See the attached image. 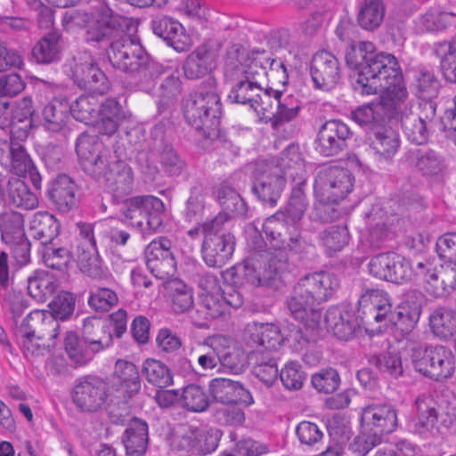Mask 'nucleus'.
<instances>
[{"label": "nucleus", "mask_w": 456, "mask_h": 456, "mask_svg": "<svg viewBox=\"0 0 456 456\" xmlns=\"http://www.w3.org/2000/svg\"><path fill=\"white\" fill-rule=\"evenodd\" d=\"M338 286V278L329 273L305 275L298 281L287 301L291 315L305 327L315 330L321 321L316 305L330 298Z\"/></svg>", "instance_id": "obj_5"}, {"label": "nucleus", "mask_w": 456, "mask_h": 456, "mask_svg": "<svg viewBox=\"0 0 456 456\" xmlns=\"http://www.w3.org/2000/svg\"><path fill=\"white\" fill-rule=\"evenodd\" d=\"M214 53L207 45L198 46L186 58L183 69L188 79H197L215 68Z\"/></svg>", "instance_id": "obj_36"}, {"label": "nucleus", "mask_w": 456, "mask_h": 456, "mask_svg": "<svg viewBox=\"0 0 456 456\" xmlns=\"http://www.w3.org/2000/svg\"><path fill=\"white\" fill-rule=\"evenodd\" d=\"M413 368L425 377L436 381L451 378L454 372V356L444 346H414L411 347Z\"/></svg>", "instance_id": "obj_10"}, {"label": "nucleus", "mask_w": 456, "mask_h": 456, "mask_svg": "<svg viewBox=\"0 0 456 456\" xmlns=\"http://www.w3.org/2000/svg\"><path fill=\"white\" fill-rule=\"evenodd\" d=\"M223 338L215 337L199 350L198 367L202 370H208L216 368L220 364V346Z\"/></svg>", "instance_id": "obj_61"}, {"label": "nucleus", "mask_w": 456, "mask_h": 456, "mask_svg": "<svg viewBox=\"0 0 456 456\" xmlns=\"http://www.w3.org/2000/svg\"><path fill=\"white\" fill-rule=\"evenodd\" d=\"M30 101H2V131L9 134L10 169L18 176L28 175L33 186L39 189L41 175L22 145L30 127Z\"/></svg>", "instance_id": "obj_4"}, {"label": "nucleus", "mask_w": 456, "mask_h": 456, "mask_svg": "<svg viewBox=\"0 0 456 456\" xmlns=\"http://www.w3.org/2000/svg\"><path fill=\"white\" fill-rule=\"evenodd\" d=\"M142 373L149 383L159 387H166L173 383L169 369L158 360L147 359L143 362Z\"/></svg>", "instance_id": "obj_55"}, {"label": "nucleus", "mask_w": 456, "mask_h": 456, "mask_svg": "<svg viewBox=\"0 0 456 456\" xmlns=\"http://www.w3.org/2000/svg\"><path fill=\"white\" fill-rule=\"evenodd\" d=\"M165 206L153 195H140L123 200L120 212L132 226L142 231L156 232L162 226Z\"/></svg>", "instance_id": "obj_11"}, {"label": "nucleus", "mask_w": 456, "mask_h": 456, "mask_svg": "<svg viewBox=\"0 0 456 456\" xmlns=\"http://www.w3.org/2000/svg\"><path fill=\"white\" fill-rule=\"evenodd\" d=\"M61 33L52 30L34 45L31 54L37 63L49 64L61 59Z\"/></svg>", "instance_id": "obj_39"}, {"label": "nucleus", "mask_w": 456, "mask_h": 456, "mask_svg": "<svg viewBox=\"0 0 456 456\" xmlns=\"http://www.w3.org/2000/svg\"><path fill=\"white\" fill-rule=\"evenodd\" d=\"M71 78L77 86L93 94L102 95L110 88V83L105 73L89 55L75 63Z\"/></svg>", "instance_id": "obj_23"}, {"label": "nucleus", "mask_w": 456, "mask_h": 456, "mask_svg": "<svg viewBox=\"0 0 456 456\" xmlns=\"http://www.w3.org/2000/svg\"><path fill=\"white\" fill-rule=\"evenodd\" d=\"M257 265L258 262L254 258L245 260L238 268L237 275L244 283L254 287L278 289L281 283V275L290 270V264L287 263L282 253L269 256L262 272L257 268Z\"/></svg>", "instance_id": "obj_13"}, {"label": "nucleus", "mask_w": 456, "mask_h": 456, "mask_svg": "<svg viewBox=\"0 0 456 456\" xmlns=\"http://www.w3.org/2000/svg\"><path fill=\"white\" fill-rule=\"evenodd\" d=\"M353 133L340 119L325 121L319 128L314 145L322 157H337L348 149Z\"/></svg>", "instance_id": "obj_16"}, {"label": "nucleus", "mask_w": 456, "mask_h": 456, "mask_svg": "<svg viewBox=\"0 0 456 456\" xmlns=\"http://www.w3.org/2000/svg\"><path fill=\"white\" fill-rule=\"evenodd\" d=\"M115 373L126 387L130 396L141 389V379L137 367L131 362L118 360L115 365Z\"/></svg>", "instance_id": "obj_57"}, {"label": "nucleus", "mask_w": 456, "mask_h": 456, "mask_svg": "<svg viewBox=\"0 0 456 456\" xmlns=\"http://www.w3.org/2000/svg\"><path fill=\"white\" fill-rule=\"evenodd\" d=\"M38 253L47 267L59 271L65 270L72 258L67 248L58 247L54 242L40 247Z\"/></svg>", "instance_id": "obj_54"}, {"label": "nucleus", "mask_w": 456, "mask_h": 456, "mask_svg": "<svg viewBox=\"0 0 456 456\" xmlns=\"http://www.w3.org/2000/svg\"><path fill=\"white\" fill-rule=\"evenodd\" d=\"M353 174L338 166L321 167L316 173L314 192L322 204H338L354 187Z\"/></svg>", "instance_id": "obj_12"}, {"label": "nucleus", "mask_w": 456, "mask_h": 456, "mask_svg": "<svg viewBox=\"0 0 456 456\" xmlns=\"http://www.w3.org/2000/svg\"><path fill=\"white\" fill-rule=\"evenodd\" d=\"M183 406L188 411L200 412L209 405V399L200 386L188 385L181 394Z\"/></svg>", "instance_id": "obj_63"}, {"label": "nucleus", "mask_w": 456, "mask_h": 456, "mask_svg": "<svg viewBox=\"0 0 456 456\" xmlns=\"http://www.w3.org/2000/svg\"><path fill=\"white\" fill-rule=\"evenodd\" d=\"M361 421L367 433L382 439L397 427V412L389 403H372L362 411Z\"/></svg>", "instance_id": "obj_22"}, {"label": "nucleus", "mask_w": 456, "mask_h": 456, "mask_svg": "<svg viewBox=\"0 0 456 456\" xmlns=\"http://www.w3.org/2000/svg\"><path fill=\"white\" fill-rule=\"evenodd\" d=\"M386 121L370 133V148L381 159H391L400 147L399 134Z\"/></svg>", "instance_id": "obj_34"}, {"label": "nucleus", "mask_w": 456, "mask_h": 456, "mask_svg": "<svg viewBox=\"0 0 456 456\" xmlns=\"http://www.w3.org/2000/svg\"><path fill=\"white\" fill-rule=\"evenodd\" d=\"M43 125L51 132H59L69 118V102L65 97H55L42 111Z\"/></svg>", "instance_id": "obj_46"}, {"label": "nucleus", "mask_w": 456, "mask_h": 456, "mask_svg": "<svg viewBox=\"0 0 456 456\" xmlns=\"http://www.w3.org/2000/svg\"><path fill=\"white\" fill-rule=\"evenodd\" d=\"M151 28L157 37L178 53L185 52L191 46L190 37L183 25L175 20L167 16H157L151 20Z\"/></svg>", "instance_id": "obj_28"}, {"label": "nucleus", "mask_w": 456, "mask_h": 456, "mask_svg": "<svg viewBox=\"0 0 456 456\" xmlns=\"http://www.w3.org/2000/svg\"><path fill=\"white\" fill-rule=\"evenodd\" d=\"M310 75L314 88L329 92L339 82L341 77L340 63L330 52L319 51L312 58Z\"/></svg>", "instance_id": "obj_21"}, {"label": "nucleus", "mask_w": 456, "mask_h": 456, "mask_svg": "<svg viewBox=\"0 0 456 456\" xmlns=\"http://www.w3.org/2000/svg\"><path fill=\"white\" fill-rule=\"evenodd\" d=\"M426 290L435 297H444L450 295L456 289V272L454 267L445 270L442 273L436 271L435 275L424 283Z\"/></svg>", "instance_id": "obj_51"}, {"label": "nucleus", "mask_w": 456, "mask_h": 456, "mask_svg": "<svg viewBox=\"0 0 456 456\" xmlns=\"http://www.w3.org/2000/svg\"><path fill=\"white\" fill-rule=\"evenodd\" d=\"M215 194L216 200L222 207V213L230 216H240L246 214V203L240 195L226 183L219 184Z\"/></svg>", "instance_id": "obj_48"}, {"label": "nucleus", "mask_w": 456, "mask_h": 456, "mask_svg": "<svg viewBox=\"0 0 456 456\" xmlns=\"http://www.w3.org/2000/svg\"><path fill=\"white\" fill-rule=\"evenodd\" d=\"M236 240L232 233H222L220 237L204 238L201 245L202 258L209 267L221 268L231 259Z\"/></svg>", "instance_id": "obj_27"}, {"label": "nucleus", "mask_w": 456, "mask_h": 456, "mask_svg": "<svg viewBox=\"0 0 456 456\" xmlns=\"http://www.w3.org/2000/svg\"><path fill=\"white\" fill-rule=\"evenodd\" d=\"M23 216L13 210L2 212V288L30 259V242L26 238Z\"/></svg>", "instance_id": "obj_7"}, {"label": "nucleus", "mask_w": 456, "mask_h": 456, "mask_svg": "<svg viewBox=\"0 0 456 456\" xmlns=\"http://www.w3.org/2000/svg\"><path fill=\"white\" fill-rule=\"evenodd\" d=\"M385 14L383 0H362L357 6L356 21L363 30L373 32L382 25Z\"/></svg>", "instance_id": "obj_38"}, {"label": "nucleus", "mask_w": 456, "mask_h": 456, "mask_svg": "<svg viewBox=\"0 0 456 456\" xmlns=\"http://www.w3.org/2000/svg\"><path fill=\"white\" fill-rule=\"evenodd\" d=\"M440 88L441 81L434 69L419 65L411 69V89L418 98L432 102Z\"/></svg>", "instance_id": "obj_32"}, {"label": "nucleus", "mask_w": 456, "mask_h": 456, "mask_svg": "<svg viewBox=\"0 0 456 456\" xmlns=\"http://www.w3.org/2000/svg\"><path fill=\"white\" fill-rule=\"evenodd\" d=\"M75 149L83 171L104 184L115 199H122L133 191L132 167L117 159L98 136L81 134L77 138Z\"/></svg>", "instance_id": "obj_3"}, {"label": "nucleus", "mask_w": 456, "mask_h": 456, "mask_svg": "<svg viewBox=\"0 0 456 456\" xmlns=\"http://www.w3.org/2000/svg\"><path fill=\"white\" fill-rule=\"evenodd\" d=\"M59 283L54 275L45 270H37L28 278V293L37 302H45L56 292Z\"/></svg>", "instance_id": "obj_44"}, {"label": "nucleus", "mask_w": 456, "mask_h": 456, "mask_svg": "<svg viewBox=\"0 0 456 456\" xmlns=\"http://www.w3.org/2000/svg\"><path fill=\"white\" fill-rule=\"evenodd\" d=\"M325 322L328 330L341 340H349L353 338L359 323L347 305H334L325 314Z\"/></svg>", "instance_id": "obj_30"}, {"label": "nucleus", "mask_w": 456, "mask_h": 456, "mask_svg": "<svg viewBox=\"0 0 456 456\" xmlns=\"http://www.w3.org/2000/svg\"><path fill=\"white\" fill-rule=\"evenodd\" d=\"M5 201L12 206L34 209L38 205V200L27 183L20 177L10 178L5 188Z\"/></svg>", "instance_id": "obj_45"}, {"label": "nucleus", "mask_w": 456, "mask_h": 456, "mask_svg": "<svg viewBox=\"0 0 456 456\" xmlns=\"http://www.w3.org/2000/svg\"><path fill=\"white\" fill-rule=\"evenodd\" d=\"M237 76V81L231 88L228 100L232 103L248 104L251 109L258 110L259 107L265 103L260 94L262 88L259 83Z\"/></svg>", "instance_id": "obj_35"}, {"label": "nucleus", "mask_w": 456, "mask_h": 456, "mask_svg": "<svg viewBox=\"0 0 456 456\" xmlns=\"http://www.w3.org/2000/svg\"><path fill=\"white\" fill-rule=\"evenodd\" d=\"M60 229L59 221L48 212H37L30 222L31 236L40 241V247L53 242Z\"/></svg>", "instance_id": "obj_41"}, {"label": "nucleus", "mask_w": 456, "mask_h": 456, "mask_svg": "<svg viewBox=\"0 0 456 456\" xmlns=\"http://www.w3.org/2000/svg\"><path fill=\"white\" fill-rule=\"evenodd\" d=\"M205 211V198L200 185L190 189V196L185 202L183 216L187 222L198 223L203 217Z\"/></svg>", "instance_id": "obj_62"}, {"label": "nucleus", "mask_w": 456, "mask_h": 456, "mask_svg": "<svg viewBox=\"0 0 456 456\" xmlns=\"http://www.w3.org/2000/svg\"><path fill=\"white\" fill-rule=\"evenodd\" d=\"M66 22L87 25L85 40L89 44L110 43L108 59L114 69L135 77L137 90L151 94L157 78L167 69L154 61L138 39L126 32L127 20L110 6L102 5L92 15L72 12Z\"/></svg>", "instance_id": "obj_1"}, {"label": "nucleus", "mask_w": 456, "mask_h": 456, "mask_svg": "<svg viewBox=\"0 0 456 456\" xmlns=\"http://www.w3.org/2000/svg\"><path fill=\"white\" fill-rule=\"evenodd\" d=\"M416 406L418 410L417 426L424 430H430L437 428L439 413L436 403L429 395H422L417 398Z\"/></svg>", "instance_id": "obj_56"}, {"label": "nucleus", "mask_w": 456, "mask_h": 456, "mask_svg": "<svg viewBox=\"0 0 456 456\" xmlns=\"http://www.w3.org/2000/svg\"><path fill=\"white\" fill-rule=\"evenodd\" d=\"M110 395L108 382L94 375L83 376L76 380L72 400L77 409L95 412L106 403Z\"/></svg>", "instance_id": "obj_14"}, {"label": "nucleus", "mask_w": 456, "mask_h": 456, "mask_svg": "<svg viewBox=\"0 0 456 456\" xmlns=\"http://www.w3.org/2000/svg\"><path fill=\"white\" fill-rule=\"evenodd\" d=\"M172 309L176 314H183L194 305L192 289L179 279L168 281Z\"/></svg>", "instance_id": "obj_52"}, {"label": "nucleus", "mask_w": 456, "mask_h": 456, "mask_svg": "<svg viewBox=\"0 0 456 456\" xmlns=\"http://www.w3.org/2000/svg\"><path fill=\"white\" fill-rule=\"evenodd\" d=\"M395 93L394 113L390 123L401 124L407 139L417 145L426 143L429 138L430 124L436 117V106L433 102L419 104V112L414 113L408 101L405 86L400 82Z\"/></svg>", "instance_id": "obj_8"}, {"label": "nucleus", "mask_w": 456, "mask_h": 456, "mask_svg": "<svg viewBox=\"0 0 456 456\" xmlns=\"http://www.w3.org/2000/svg\"><path fill=\"white\" fill-rule=\"evenodd\" d=\"M319 239L330 254L341 250L348 243L349 232L345 225L330 226L320 232Z\"/></svg>", "instance_id": "obj_59"}, {"label": "nucleus", "mask_w": 456, "mask_h": 456, "mask_svg": "<svg viewBox=\"0 0 456 456\" xmlns=\"http://www.w3.org/2000/svg\"><path fill=\"white\" fill-rule=\"evenodd\" d=\"M63 346L69 361L75 366L86 364L100 352L72 330L66 332Z\"/></svg>", "instance_id": "obj_43"}, {"label": "nucleus", "mask_w": 456, "mask_h": 456, "mask_svg": "<svg viewBox=\"0 0 456 456\" xmlns=\"http://www.w3.org/2000/svg\"><path fill=\"white\" fill-rule=\"evenodd\" d=\"M275 167L280 168L283 175H289L292 181L300 180L302 183L307 178L305 159L297 144L290 143L281 152Z\"/></svg>", "instance_id": "obj_37"}, {"label": "nucleus", "mask_w": 456, "mask_h": 456, "mask_svg": "<svg viewBox=\"0 0 456 456\" xmlns=\"http://www.w3.org/2000/svg\"><path fill=\"white\" fill-rule=\"evenodd\" d=\"M289 218H287L283 211H278L266 218L262 226L267 243L273 248V252L270 253L269 256L282 253L288 264H290L288 250L303 257L313 248L303 240L296 226H289Z\"/></svg>", "instance_id": "obj_9"}, {"label": "nucleus", "mask_w": 456, "mask_h": 456, "mask_svg": "<svg viewBox=\"0 0 456 456\" xmlns=\"http://www.w3.org/2000/svg\"><path fill=\"white\" fill-rule=\"evenodd\" d=\"M275 111H270L266 115V122H269L273 128H278L284 123L292 121L298 116L300 105L298 102L290 95H287L274 103ZM268 114V112H265Z\"/></svg>", "instance_id": "obj_49"}, {"label": "nucleus", "mask_w": 456, "mask_h": 456, "mask_svg": "<svg viewBox=\"0 0 456 456\" xmlns=\"http://www.w3.org/2000/svg\"><path fill=\"white\" fill-rule=\"evenodd\" d=\"M59 322L49 312L34 310L22 321L18 331L21 338H37V340H55L60 333Z\"/></svg>", "instance_id": "obj_24"}, {"label": "nucleus", "mask_w": 456, "mask_h": 456, "mask_svg": "<svg viewBox=\"0 0 456 456\" xmlns=\"http://www.w3.org/2000/svg\"><path fill=\"white\" fill-rule=\"evenodd\" d=\"M403 159L417 174L428 179H442L449 167L445 156L432 148L410 149L404 153Z\"/></svg>", "instance_id": "obj_18"}, {"label": "nucleus", "mask_w": 456, "mask_h": 456, "mask_svg": "<svg viewBox=\"0 0 456 456\" xmlns=\"http://www.w3.org/2000/svg\"><path fill=\"white\" fill-rule=\"evenodd\" d=\"M97 107L94 94L81 95L73 103H69V115L77 121L88 123L94 117Z\"/></svg>", "instance_id": "obj_60"}, {"label": "nucleus", "mask_w": 456, "mask_h": 456, "mask_svg": "<svg viewBox=\"0 0 456 456\" xmlns=\"http://www.w3.org/2000/svg\"><path fill=\"white\" fill-rule=\"evenodd\" d=\"M208 391L216 403L248 406L253 403L251 393L239 382L230 379L216 378L210 380Z\"/></svg>", "instance_id": "obj_25"}, {"label": "nucleus", "mask_w": 456, "mask_h": 456, "mask_svg": "<svg viewBox=\"0 0 456 456\" xmlns=\"http://www.w3.org/2000/svg\"><path fill=\"white\" fill-rule=\"evenodd\" d=\"M432 333L442 340L456 338V311L441 306L435 309L429 316Z\"/></svg>", "instance_id": "obj_42"}, {"label": "nucleus", "mask_w": 456, "mask_h": 456, "mask_svg": "<svg viewBox=\"0 0 456 456\" xmlns=\"http://www.w3.org/2000/svg\"><path fill=\"white\" fill-rule=\"evenodd\" d=\"M245 334L250 346L269 352H276L283 341L280 328L273 323H250L247 326Z\"/></svg>", "instance_id": "obj_29"}, {"label": "nucleus", "mask_w": 456, "mask_h": 456, "mask_svg": "<svg viewBox=\"0 0 456 456\" xmlns=\"http://www.w3.org/2000/svg\"><path fill=\"white\" fill-rule=\"evenodd\" d=\"M149 441L148 425L139 419H133L123 435V444L127 456H142Z\"/></svg>", "instance_id": "obj_40"}, {"label": "nucleus", "mask_w": 456, "mask_h": 456, "mask_svg": "<svg viewBox=\"0 0 456 456\" xmlns=\"http://www.w3.org/2000/svg\"><path fill=\"white\" fill-rule=\"evenodd\" d=\"M218 441L217 434L212 431L191 430L178 439L175 446L181 451L206 455L217 448Z\"/></svg>", "instance_id": "obj_33"}, {"label": "nucleus", "mask_w": 456, "mask_h": 456, "mask_svg": "<svg viewBox=\"0 0 456 456\" xmlns=\"http://www.w3.org/2000/svg\"><path fill=\"white\" fill-rule=\"evenodd\" d=\"M286 185L283 172L277 167H266L257 172L251 184V191L265 207L277 205Z\"/></svg>", "instance_id": "obj_19"}, {"label": "nucleus", "mask_w": 456, "mask_h": 456, "mask_svg": "<svg viewBox=\"0 0 456 456\" xmlns=\"http://www.w3.org/2000/svg\"><path fill=\"white\" fill-rule=\"evenodd\" d=\"M456 26V13L430 10L419 18V28L421 31L436 32Z\"/></svg>", "instance_id": "obj_53"}, {"label": "nucleus", "mask_w": 456, "mask_h": 456, "mask_svg": "<svg viewBox=\"0 0 456 456\" xmlns=\"http://www.w3.org/2000/svg\"><path fill=\"white\" fill-rule=\"evenodd\" d=\"M307 178L304 179V183H300V180L292 181L293 186L291 189L290 196L289 199L286 211L284 212L287 218L295 224L299 221L308 206V201L305 195Z\"/></svg>", "instance_id": "obj_50"}, {"label": "nucleus", "mask_w": 456, "mask_h": 456, "mask_svg": "<svg viewBox=\"0 0 456 456\" xmlns=\"http://www.w3.org/2000/svg\"><path fill=\"white\" fill-rule=\"evenodd\" d=\"M368 268L370 273L377 279L403 284L411 281V263L403 256L387 252L370 258Z\"/></svg>", "instance_id": "obj_17"}, {"label": "nucleus", "mask_w": 456, "mask_h": 456, "mask_svg": "<svg viewBox=\"0 0 456 456\" xmlns=\"http://www.w3.org/2000/svg\"><path fill=\"white\" fill-rule=\"evenodd\" d=\"M182 110L188 125L205 139L214 141L220 137L222 102L214 78L208 77L197 91L186 95Z\"/></svg>", "instance_id": "obj_6"}, {"label": "nucleus", "mask_w": 456, "mask_h": 456, "mask_svg": "<svg viewBox=\"0 0 456 456\" xmlns=\"http://www.w3.org/2000/svg\"><path fill=\"white\" fill-rule=\"evenodd\" d=\"M77 186L67 175H59L49 183L46 196L55 208L62 213H68L78 206L77 194Z\"/></svg>", "instance_id": "obj_26"}, {"label": "nucleus", "mask_w": 456, "mask_h": 456, "mask_svg": "<svg viewBox=\"0 0 456 456\" xmlns=\"http://www.w3.org/2000/svg\"><path fill=\"white\" fill-rule=\"evenodd\" d=\"M424 295L420 291L410 290L395 310L390 308L387 313L383 322H387L395 327L398 339L411 334L419 320Z\"/></svg>", "instance_id": "obj_15"}, {"label": "nucleus", "mask_w": 456, "mask_h": 456, "mask_svg": "<svg viewBox=\"0 0 456 456\" xmlns=\"http://www.w3.org/2000/svg\"><path fill=\"white\" fill-rule=\"evenodd\" d=\"M341 382L340 376L336 369L325 368L314 373L311 377L314 388L323 394L334 393Z\"/></svg>", "instance_id": "obj_64"}, {"label": "nucleus", "mask_w": 456, "mask_h": 456, "mask_svg": "<svg viewBox=\"0 0 456 456\" xmlns=\"http://www.w3.org/2000/svg\"><path fill=\"white\" fill-rule=\"evenodd\" d=\"M170 247L171 241L160 237L152 240L145 248L146 266L157 279L167 280L175 273L176 261Z\"/></svg>", "instance_id": "obj_20"}, {"label": "nucleus", "mask_w": 456, "mask_h": 456, "mask_svg": "<svg viewBox=\"0 0 456 456\" xmlns=\"http://www.w3.org/2000/svg\"><path fill=\"white\" fill-rule=\"evenodd\" d=\"M77 257L80 270L89 277L103 281L110 276L108 271L102 265L97 249L94 253H91L90 250H83Z\"/></svg>", "instance_id": "obj_58"}, {"label": "nucleus", "mask_w": 456, "mask_h": 456, "mask_svg": "<svg viewBox=\"0 0 456 456\" xmlns=\"http://www.w3.org/2000/svg\"><path fill=\"white\" fill-rule=\"evenodd\" d=\"M358 312L362 311L367 322L374 320L376 322H382L387 313L392 305L390 299L385 291L381 289H366L358 300Z\"/></svg>", "instance_id": "obj_31"}, {"label": "nucleus", "mask_w": 456, "mask_h": 456, "mask_svg": "<svg viewBox=\"0 0 456 456\" xmlns=\"http://www.w3.org/2000/svg\"><path fill=\"white\" fill-rule=\"evenodd\" d=\"M346 62L348 68L357 71L355 92L374 95L384 91L379 102L362 105L351 112V118L370 134L375 127L391 120L395 93L403 82L401 67L394 54L377 52L370 41L352 44L346 53Z\"/></svg>", "instance_id": "obj_2"}, {"label": "nucleus", "mask_w": 456, "mask_h": 456, "mask_svg": "<svg viewBox=\"0 0 456 456\" xmlns=\"http://www.w3.org/2000/svg\"><path fill=\"white\" fill-rule=\"evenodd\" d=\"M270 59L265 50H252L247 54L245 62L237 75L253 82H258V78L268 76L267 65L270 66Z\"/></svg>", "instance_id": "obj_47"}]
</instances>
